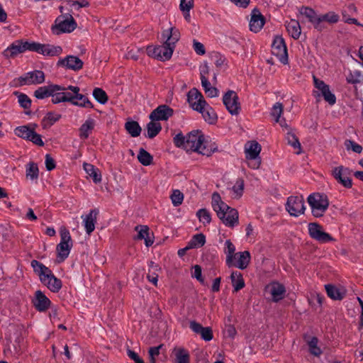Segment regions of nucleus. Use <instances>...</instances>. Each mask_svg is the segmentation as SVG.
I'll return each mask as SVG.
<instances>
[{"label":"nucleus","mask_w":363,"mask_h":363,"mask_svg":"<svg viewBox=\"0 0 363 363\" xmlns=\"http://www.w3.org/2000/svg\"><path fill=\"white\" fill-rule=\"evenodd\" d=\"M191 240L196 243L197 247H201L206 242V237L203 233L196 234L193 236Z\"/></svg>","instance_id":"obj_59"},{"label":"nucleus","mask_w":363,"mask_h":363,"mask_svg":"<svg viewBox=\"0 0 363 363\" xmlns=\"http://www.w3.org/2000/svg\"><path fill=\"white\" fill-rule=\"evenodd\" d=\"M125 129L133 138L140 135L142 128L139 123L135 121H128L125 123Z\"/></svg>","instance_id":"obj_38"},{"label":"nucleus","mask_w":363,"mask_h":363,"mask_svg":"<svg viewBox=\"0 0 363 363\" xmlns=\"http://www.w3.org/2000/svg\"><path fill=\"white\" fill-rule=\"evenodd\" d=\"M60 242L57 245L56 250L59 262H63L69 255L72 247V241L69 232L65 228L60 229Z\"/></svg>","instance_id":"obj_4"},{"label":"nucleus","mask_w":363,"mask_h":363,"mask_svg":"<svg viewBox=\"0 0 363 363\" xmlns=\"http://www.w3.org/2000/svg\"><path fill=\"white\" fill-rule=\"evenodd\" d=\"M38 173L39 170L37 164L33 162H29L26 168V177L32 180L36 179L38 177Z\"/></svg>","instance_id":"obj_47"},{"label":"nucleus","mask_w":363,"mask_h":363,"mask_svg":"<svg viewBox=\"0 0 363 363\" xmlns=\"http://www.w3.org/2000/svg\"><path fill=\"white\" fill-rule=\"evenodd\" d=\"M84 169L87 174L92 178L95 184H98L101 181V174L94 165L88 163L84 164Z\"/></svg>","instance_id":"obj_37"},{"label":"nucleus","mask_w":363,"mask_h":363,"mask_svg":"<svg viewBox=\"0 0 363 363\" xmlns=\"http://www.w3.org/2000/svg\"><path fill=\"white\" fill-rule=\"evenodd\" d=\"M286 209L291 216H298L306 210L304 199L302 196H289L286 204Z\"/></svg>","instance_id":"obj_8"},{"label":"nucleus","mask_w":363,"mask_h":363,"mask_svg":"<svg viewBox=\"0 0 363 363\" xmlns=\"http://www.w3.org/2000/svg\"><path fill=\"white\" fill-rule=\"evenodd\" d=\"M286 139L289 145L292 146L294 148L301 150V143L296 135L291 131L286 133Z\"/></svg>","instance_id":"obj_52"},{"label":"nucleus","mask_w":363,"mask_h":363,"mask_svg":"<svg viewBox=\"0 0 363 363\" xmlns=\"http://www.w3.org/2000/svg\"><path fill=\"white\" fill-rule=\"evenodd\" d=\"M36 127L37 125L35 123L28 125L18 126L14 130V133L18 137L29 140L33 130H35Z\"/></svg>","instance_id":"obj_30"},{"label":"nucleus","mask_w":363,"mask_h":363,"mask_svg":"<svg viewBox=\"0 0 363 363\" xmlns=\"http://www.w3.org/2000/svg\"><path fill=\"white\" fill-rule=\"evenodd\" d=\"M93 96L101 104H104L108 101L106 93L101 88H95L93 91Z\"/></svg>","instance_id":"obj_50"},{"label":"nucleus","mask_w":363,"mask_h":363,"mask_svg":"<svg viewBox=\"0 0 363 363\" xmlns=\"http://www.w3.org/2000/svg\"><path fill=\"white\" fill-rule=\"evenodd\" d=\"M320 18L330 24L336 23L339 21L340 16L334 11H329L326 13L319 15Z\"/></svg>","instance_id":"obj_48"},{"label":"nucleus","mask_w":363,"mask_h":363,"mask_svg":"<svg viewBox=\"0 0 363 363\" xmlns=\"http://www.w3.org/2000/svg\"><path fill=\"white\" fill-rule=\"evenodd\" d=\"M65 91V86L57 84H49L37 89L34 92V96L38 99H43L51 96L55 91Z\"/></svg>","instance_id":"obj_22"},{"label":"nucleus","mask_w":363,"mask_h":363,"mask_svg":"<svg viewBox=\"0 0 363 363\" xmlns=\"http://www.w3.org/2000/svg\"><path fill=\"white\" fill-rule=\"evenodd\" d=\"M185 150L208 157L218 150V147L215 143L208 145L201 131L193 130L186 135Z\"/></svg>","instance_id":"obj_1"},{"label":"nucleus","mask_w":363,"mask_h":363,"mask_svg":"<svg viewBox=\"0 0 363 363\" xmlns=\"http://www.w3.org/2000/svg\"><path fill=\"white\" fill-rule=\"evenodd\" d=\"M285 288L281 284L274 285L271 289V294L275 302L282 299L285 293Z\"/></svg>","instance_id":"obj_45"},{"label":"nucleus","mask_w":363,"mask_h":363,"mask_svg":"<svg viewBox=\"0 0 363 363\" xmlns=\"http://www.w3.org/2000/svg\"><path fill=\"white\" fill-rule=\"evenodd\" d=\"M162 130L160 123L156 121H151L147 124V137L152 139L156 137Z\"/></svg>","instance_id":"obj_40"},{"label":"nucleus","mask_w":363,"mask_h":363,"mask_svg":"<svg viewBox=\"0 0 363 363\" xmlns=\"http://www.w3.org/2000/svg\"><path fill=\"white\" fill-rule=\"evenodd\" d=\"M31 48L33 52L50 57L58 56L62 52V48L60 46L41 44L36 42H33V46Z\"/></svg>","instance_id":"obj_13"},{"label":"nucleus","mask_w":363,"mask_h":363,"mask_svg":"<svg viewBox=\"0 0 363 363\" xmlns=\"http://www.w3.org/2000/svg\"><path fill=\"white\" fill-rule=\"evenodd\" d=\"M236 256L238 257V260L237 263H234L233 266H235L240 269H246L251 259L250 253L249 251H244V252H240L236 253Z\"/></svg>","instance_id":"obj_31"},{"label":"nucleus","mask_w":363,"mask_h":363,"mask_svg":"<svg viewBox=\"0 0 363 363\" xmlns=\"http://www.w3.org/2000/svg\"><path fill=\"white\" fill-rule=\"evenodd\" d=\"M223 102L230 114L238 115L240 113L239 98L234 91H228L223 97Z\"/></svg>","instance_id":"obj_10"},{"label":"nucleus","mask_w":363,"mask_h":363,"mask_svg":"<svg viewBox=\"0 0 363 363\" xmlns=\"http://www.w3.org/2000/svg\"><path fill=\"white\" fill-rule=\"evenodd\" d=\"M14 94L17 96L18 103L21 107H23L25 109H28L30 108L31 100L26 94L19 93L18 91H16Z\"/></svg>","instance_id":"obj_49"},{"label":"nucleus","mask_w":363,"mask_h":363,"mask_svg":"<svg viewBox=\"0 0 363 363\" xmlns=\"http://www.w3.org/2000/svg\"><path fill=\"white\" fill-rule=\"evenodd\" d=\"M174 111L169 106L162 104L158 106L150 114L151 121H167L173 116Z\"/></svg>","instance_id":"obj_17"},{"label":"nucleus","mask_w":363,"mask_h":363,"mask_svg":"<svg viewBox=\"0 0 363 363\" xmlns=\"http://www.w3.org/2000/svg\"><path fill=\"white\" fill-rule=\"evenodd\" d=\"M186 136H184L182 133L177 134L174 138V143L177 147H181L185 150Z\"/></svg>","instance_id":"obj_56"},{"label":"nucleus","mask_w":363,"mask_h":363,"mask_svg":"<svg viewBox=\"0 0 363 363\" xmlns=\"http://www.w3.org/2000/svg\"><path fill=\"white\" fill-rule=\"evenodd\" d=\"M21 85L39 84L45 82V74L41 70L27 72L18 78Z\"/></svg>","instance_id":"obj_16"},{"label":"nucleus","mask_w":363,"mask_h":363,"mask_svg":"<svg viewBox=\"0 0 363 363\" xmlns=\"http://www.w3.org/2000/svg\"><path fill=\"white\" fill-rule=\"evenodd\" d=\"M135 230L138 232V234L134 236V240H145L146 247H150L153 244L154 240L150 236V229L147 225H137L135 227Z\"/></svg>","instance_id":"obj_24"},{"label":"nucleus","mask_w":363,"mask_h":363,"mask_svg":"<svg viewBox=\"0 0 363 363\" xmlns=\"http://www.w3.org/2000/svg\"><path fill=\"white\" fill-rule=\"evenodd\" d=\"M299 13L301 15L307 18L308 21L311 23L319 16L313 9L307 6H301L299 9Z\"/></svg>","instance_id":"obj_44"},{"label":"nucleus","mask_w":363,"mask_h":363,"mask_svg":"<svg viewBox=\"0 0 363 363\" xmlns=\"http://www.w3.org/2000/svg\"><path fill=\"white\" fill-rule=\"evenodd\" d=\"M361 72L359 70L350 71L346 77V81L349 84H355L361 82Z\"/></svg>","instance_id":"obj_51"},{"label":"nucleus","mask_w":363,"mask_h":363,"mask_svg":"<svg viewBox=\"0 0 363 363\" xmlns=\"http://www.w3.org/2000/svg\"><path fill=\"white\" fill-rule=\"evenodd\" d=\"M174 48L167 41L162 45L156 47L148 46L147 52L149 56L158 59L162 61L168 60L172 57Z\"/></svg>","instance_id":"obj_5"},{"label":"nucleus","mask_w":363,"mask_h":363,"mask_svg":"<svg viewBox=\"0 0 363 363\" xmlns=\"http://www.w3.org/2000/svg\"><path fill=\"white\" fill-rule=\"evenodd\" d=\"M29 141H31L35 145H37L40 147L44 145V143L42 140L41 135L35 133V130H33Z\"/></svg>","instance_id":"obj_61"},{"label":"nucleus","mask_w":363,"mask_h":363,"mask_svg":"<svg viewBox=\"0 0 363 363\" xmlns=\"http://www.w3.org/2000/svg\"><path fill=\"white\" fill-rule=\"evenodd\" d=\"M61 118L60 114H55L53 112H48L43 118L41 124L44 129L50 128L55 123Z\"/></svg>","instance_id":"obj_39"},{"label":"nucleus","mask_w":363,"mask_h":363,"mask_svg":"<svg viewBox=\"0 0 363 363\" xmlns=\"http://www.w3.org/2000/svg\"><path fill=\"white\" fill-rule=\"evenodd\" d=\"M99 210L92 209L84 218V228L88 235H90L95 229V223H96V216Z\"/></svg>","instance_id":"obj_26"},{"label":"nucleus","mask_w":363,"mask_h":363,"mask_svg":"<svg viewBox=\"0 0 363 363\" xmlns=\"http://www.w3.org/2000/svg\"><path fill=\"white\" fill-rule=\"evenodd\" d=\"M162 37L163 39H165V41L175 48V44L180 38V32L177 28L172 27L164 30L162 33Z\"/></svg>","instance_id":"obj_27"},{"label":"nucleus","mask_w":363,"mask_h":363,"mask_svg":"<svg viewBox=\"0 0 363 363\" xmlns=\"http://www.w3.org/2000/svg\"><path fill=\"white\" fill-rule=\"evenodd\" d=\"M52 102L53 104H59L60 102H66L67 99L65 98L64 96L62 95V91H55L52 93Z\"/></svg>","instance_id":"obj_63"},{"label":"nucleus","mask_w":363,"mask_h":363,"mask_svg":"<svg viewBox=\"0 0 363 363\" xmlns=\"http://www.w3.org/2000/svg\"><path fill=\"white\" fill-rule=\"evenodd\" d=\"M272 52L279 58L281 63L284 65L288 63L287 48L281 36H275L272 44Z\"/></svg>","instance_id":"obj_9"},{"label":"nucleus","mask_w":363,"mask_h":363,"mask_svg":"<svg viewBox=\"0 0 363 363\" xmlns=\"http://www.w3.org/2000/svg\"><path fill=\"white\" fill-rule=\"evenodd\" d=\"M77 27V23L74 18L69 15V17L60 21L52 26V31L55 35H60L62 33H71Z\"/></svg>","instance_id":"obj_14"},{"label":"nucleus","mask_w":363,"mask_h":363,"mask_svg":"<svg viewBox=\"0 0 363 363\" xmlns=\"http://www.w3.org/2000/svg\"><path fill=\"white\" fill-rule=\"evenodd\" d=\"M199 219L203 224H208L211 220L210 213L205 208H201L196 213Z\"/></svg>","instance_id":"obj_53"},{"label":"nucleus","mask_w":363,"mask_h":363,"mask_svg":"<svg viewBox=\"0 0 363 363\" xmlns=\"http://www.w3.org/2000/svg\"><path fill=\"white\" fill-rule=\"evenodd\" d=\"M312 214L315 218L322 217L329 206V200L325 194L314 193L308 197Z\"/></svg>","instance_id":"obj_3"},{"label":"nucleus","mask_w":363,"mask_h":363,"mask_svg":"<svg viewBox=\"0 0 363 363\" xmlns=\"http://www.w3.org/2000/svg\"><path fill=\"white\" fill-rule=\"evenodd\" d=\"M176 363H189L190 355L189 352L183 347H174L172 351Z\"/></svg>","instance_id":"obj_28"},{"label":"nucleus","mask_w":363,"mask_h":363,"mask_svg":"<svg viewBox=\"0 0 363 363\" xmlns=\"http://www.w3.org/2000/svg\"><path fill=\"white\" fill-rule=\"evenodd\" d=\"M72 104L81 107L93 108V104L89 99L86 96L79 93L74 94V100Z\"/></svg>","instance_id":"obj_42"},{"label":"nucleus","mask_w":363,"mask_h":363,"mask_svg":"<svg viewBox=\"0 0 363 363\" xmlns=\"http://www.w3.org/2000/svg\"><path fill=\"white\" fill-rule=\"evenodd\" d=\"M352 171L342 165L335 167L332 171V175L335 180L345 188H351L352 182L350 178Z\"/></svg>","instance_id":"obj_7"},{"label":"nucleus","mask_w":363,"mask_h":363,"mask_svg":"<svg viewBox=\"0 0 363 363\" xmlns=\"http://www.w3.org/2000/svg\"><path fill=\"white\" fill-rule=\"evenodd\" d=\"M56 167L55 162L54 159L50 156V155L47 154L45 155V167L48 171H51L54 169Z\"/></svg>","instance_id":"obj_64"},{"label":"nucleus","mask_w":363,"mask_h":363,"mask_svg":"<svg viewBox=\"0 0 363 363\" xmlns=\"http://www.w3.org/2000/svg\"><path fill=\"white\" fill-rule=\"evenodd\" d=\"M286 30L294 39H298L301 35V26L299 22L296 20H291L286 23Z\"/></svg>","instance_id":"obj_35"},{"label":"nucleus","mask_w":363,"mask_h":363,"mask_svg":"<svg viewBox=\"0 0 363 363\" xmlns=\"http://www.w3.org/2000/svg\"><path fill=\"white\" fill-rule=\"evenodd\" d=\"M345 145L347 150H350L351 148L352 151L354 152L360 153L362 151V147L352 140H345Z\"/></svg>","instance_id":"obj_57"},{"label":"nucleus","mask_w":363,"mask_h":363,"mask_svg":"<svg viewBox=\"0 0 363 363\" xmlns=\"http://www.w3.org/2000/svg\"><path fill=\"white\" fill-rule=\"evenodd\" d=\"M265 23V18L261 13L258 9H254L251 13L250 21V30L254 33H257L263 28Z\"/></svg>","instance_id":"obj_20"},{"label":"nucleus","mask_w":363,"mask_h":363,"mask_svg":"<svg viewBox=\"0 0 363 363\" xmlns=\"http://www.w3.org/2000/svg\"><path fill=\"white\" fill-rule=\"evenodd\" d=\"M32 303L39 312L47 311L51 304L50 299L40 290L35 291Z\"/></svg>","instance_id":"obj_21"},{"label":"nucleus","mask_w":363,"mask_h":363,"mask_svg":"<svg viewBox=\"0 0 363 363\" xmlns=\"http://www.w3.org/2000/svg\"><path fill=\"white\" fill-rule=\"evenodd\" d=\"M138 161L144 166L150 165L153 161V157L145 149L140 148L138 155Z\"/></svg>","instance_id":"obj_43"},{"label":"nucleus","mask_w":363,"mask_h":363,"mask_svg":"<svg viewBox=\"0 0 363 363\" xmlns=\"http://www.w3.org/2000/svg\"><path fill=\"white\" fill-rule=\"evenodd\" d=\"M230 279L235 291H238L245 286V281L240 272H233L230 275Z\"/></svg>","instance_id":"obj_36"},{"label":"nucleus","mask_w":363,"mask_h":363,"mask_svg":"<svg viewBox=\"0 0 363 363\" xmlns=\"http://www.w3.org/2000/svg\"><path fill=\"white\" fill-rule=\"evenodd\" d=\"M212 207L218 217L228 227L233 228L238 223V212L222 201L219 194L215 192L212 195Z\"/></svg>","instance_id":"obj_2"},{"label":"nucleus","mask_w":363,"mask_h":363,"mask_svg":"<svg viewBox=\"0 0 363 363\" xmlns=\"http://www.w3.org/2000/svg\"><path fill=\"white\" fill-rule=\"evenodd\" d=\"M283 105L281 103L277 102L272 107L271 115L275 118L276 122H279V118L283 113Z\"/></svg>","instance_id":"obj_54"},{"label":"nucleus","mask_w":363,"mask_h":363,"mask_svg":"<svg viewBox=\"0 0 363 363\" xmlns=\"http://www.w3.org/2000/svg\"><path fill=\"white\" fill-rule=\"evenodd\" d=\"M193 47L196 54L203 55L206 53L204 45L196 40H193Z\"/></svg>","instance_id":"obj_62"},{"label":"nucleus","mask_w":363,"mask_h":363,"mask_svg":"<svg viewBox=\"0 0 363 363\" xmlns=\"http://www.w3.org/2000/svg\"><path fill=\"white\" fill-rule=\"evenodd\" d=\"M314 86L320 91L324 100L330 105H334L336 103V97L330 90V86L323 80L313 76Z\"/></svg>","instance_id":"obj_12"},{"label":"nucleus","mask_w":363,"mask_h":363,"mask_svg":"<svg viewBox=\"0 0 363 363\" xmlns=\"http://www.w3.org/2000/svg\"><path fill=\"white\" fill-rule=\"evenodd\" d=\"M40 281L46 286L52 292L57 293L62 288V281L57 279L50 270L40 279Z\"/></svg>","instance_id":"obj_19"},{"label":"nucleus","mask_w":363,"mask_h":363,"mask_svg":"<svg viewBox=\"0 0 363 363\" xmlns=\"http://www.w3.org/2000/svg\"><path fill=\"white\" fill-rule=\"evenodd\" d=\"M225 250L224 252L226 255V264L230 267L233 264V259L236 257L235 247L230 241V240H227L225 242Z\"/></svg>","instance_id":"obj_32"},{"label":"nucleus","mask_w":363,"mask_h":363,"mask_svg":"<svg viewBox=\"0 0 363 363\" xmlns=\"http://www.w3.org/2000/svg\"><path fill=\"white\" fill-rule=\"evenodd\" d=\"M261 151V145L256 141H252L248 147H245L246 158L247 160H256Z\"/></svg>","instance_id":"obj_29"},{"label":"nucleus","mask_w":363,"mask_h":363,"mask_svg":"<svg viewBox=\"0 0 363 363\" xmlns=\"http://www.w3.org/2000/svg\"><path fill=\"white\" fill-rule=\"evenodd\" d=\"M30 264L35 273L39 276L40 279L50 271L48 267L35 259L32 260Z\"/></svg>","instance_id":"obj_41"},{"label":"nucleus","mask_w":363,"mask_h":363,"mask_svg":"<svg viewBox=\"0 0 363 363\" xmlns=\"http://www.w3.org/2000/svg\"><path fill=\"white\" fill-rule=\"evenodd\" d=\"M244 189V181L242 179H238L236 181L235 184L233 187V190L238 197H240L242 194Z\"/></svg>","instance_id":"obj_58"},{"label":"nucleus","mask_w":363,"mask_h":363,"mask_svg":"<svg viewBox=\"0 0 363 363\" xmlns=\"http://www.w3.org/2000/svg\"><path fill=\"white\" fill-rule=\"evenodd\" d=\"M318 339L316 337H313L308 342L309 352L311 354L319 357L322 354V350L318 347Z\"/></svg>","instance_id":"obj_46"},{"label":"nucleus","mask_w":363,"mask_h":363,"mask_svg":"<svg viewBox=\"0 0 363 363\" xmlns=\"http://www.w3.org/2000/svg\"><path fill=\"white\" fill-rule=\"evenodd\" d=\"M84 62L78 57L68 55L65 58L60 59L57 62V67H64L74 71H79L83 67Z\"/></svg>","instance_id":"obj_18"},{"label":"nucleus","mask_w":363,"mask_h":363,"mask_svg":"<svg viewBox=\"0 0 363 363\" xmlns=\"http://www.w3.org/2000/svg\"><path fill=\"white\" fill-rule=\"evenodd\" d=\"M190 328L195 333L200 335L201 337L205 341H210L213 337V331L210 327H203L196 321L190 322Z\"/></svg>","instance_id":"obj_23"},{"label":"nucleus","mask_w":363,"mask_h":363,"mask_svg":"<svg viewBox=\"0 0 363 363\" xmlns=\"http://www.w3.org/2000/svg\"><path fill=\"white\" fill-rule=\"evenodd\" d=\"M171 199L173 205L174 206H178L182 204L184 199V195L179 190H174L171 195Z\"/></svg>","instance_id":"obj_55"},{"label":"nucleus","mask_w":363,"mask_h":363,"mask_svg":"<svg viewBox=\"0 0 363 363\" xmlns=\"http://www.w3.org/2000/svg\"><path fill=\"white\" fill-rule=\"evenodd\" d=\"M308 233L313 239L320 242H328L334 240L330 234L323 231L322 226L318 223H310L308 224Z\"/></svg>","instance_id":"obj_11"},{"label":"nucleus","mask_w":363,"mask_h":363,"mask_svg":"<svg viewBox=\"0 0 363 363\" xmlns=\"http://www.w3.org/2000/svg\"><path fill=\"white\" fill-rule=\"evenodd\" d=\"M187 101L190 107L196 111H201L203 108L202 106L207 105V103L201 93L195 88L189 91L187 94Z\"/></svg>","instance_id":"obj_15"},{"label":"nucleus","mask_w":363,"mask_h":363,"mask_svg":"<svg viewBox=\"0 0 363 363\" xmlns=\"http://www.w3.org/2000/svg\"><path fill=\"white\" fill-rule=\"evenodd\" d=\"M325 289L328 297L333 300L340 301L346 296V290L342 287H337L333 284L325 285Z\"/></svg>","instance_id":"obj_25"},{"label":"nucleus","mask_w":363,"mask_h":363,"mask_svg":"<svg viewBox=\"0 0 363 363\" xmlns=\"http://www.w3.org/2000/svg\"><path fill=\"white\" fill-rule=\"evenodd\" d=\"M203 108L199 111L202 114L204 120L210 124L214 123L217 120V115L214 110L207 104L206 106H202Z\"/></svg>","instance_id":"obj_34"},{"label":"nucleus","mask_w":363,"mask_h":363,"mask_svg":"<svg viewBox=\"0 0 363 363\" xmlns=\"http://www.w3.org/2000/svg\"><path fill=\"white\" fill-rule=\"evenodd\" d=\"M95 121L93 118H88L81 125L79 129V136L81 139H86L89 138L90 133L94 128Z\"/></svg>","instance_id":"obj_33"},{"label":"nucleus","mask_w":363,"mask_h":363,"mask_svg":"<svg viewBox=\"0 0 363 363\" xmlns=\"http://www.w3.org/2000/svg\"><path fill=\"white\" fill-rule=\"evenodd\" d=\"M33 42L18 40L13 42L3 52L6 58H14L26 50L33 51Z\"/></svg>","instance_id":"obj_6"},{"label":"nucleus","mask_w":363,"mask_h":363,"mask_svg":"<svg viewBox=\"0 0 363 363\" xmlns=\"http://www.w3.org/2000/svg\"><path fill=\"white\" fill-rule=\"evenodd\" d=\"M194 7V0H181L179 8L182 11L189 12Z\"/></svg>","instance_id":"obj_60"}]
</instances>
